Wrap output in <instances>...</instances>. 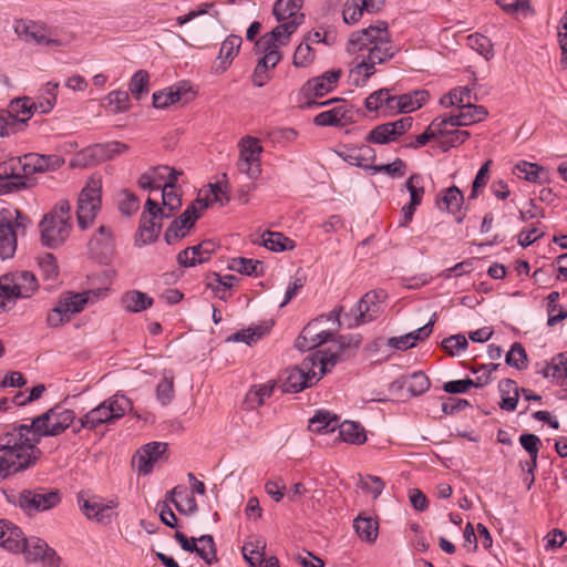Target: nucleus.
<instances>
[{
    "mask_svg": "<svg viewBox=\"0 0 567 567\" xmlns=\"http://www.w3.org/2000/svg\"><path fill=\"white\" fill-rule=\"evenodd\" d=\"M74 420L72 410L55 405L34 417L30 424L14 425L3 433L2 441L10 444L18 472L29 468L40 458L38 444L41 437L60 435Z\"/></svg>",
    "mask_w": 567,
    "mask_h": 567,
    "instance_id": "obj_1",
    "label": "nucleus"
},
{
    "mask_svg": "<svg viewBox=\"0 0 567 567\" xmlns=\"http://www.w3.org/2000/svg\"><path fill=\"white\" fill-rule=\"evenodd\" d=\"M346 51L349 54L367 52V55L350 69L353 84L363 86L377 72L375 65L390 61L399 49L392 40L388 22L379 20L367 28L351 32Z\"/></svg>",
    "mask_w": 567,
    "mask_h": 567,
    "instance_id": "obj_2",
    "label": "nucleus"
},
{
    "mask_svg": "<svg viewBox=\"0 0 567 567\" xmlns=\"http://www.w3.org/2000/svg\"><path fill=\"white\" fill-rule=\"evenodd\" d=\"M338 362L337 354H322L317 351L302 360L300 365L285 370L279 379L284 393H298L319 381Z\"/></svg>",
    "mask_w": 567,
    "mask_h": 567,
    "instance_id": "obj_3",
    "label": "nucleus"
},
{
    "mask_svg": "<svg viewBox=\"0 0 567 567\" xmlns=\"http://www.w3.org/2000/svg\"><path fill=\"white\" fill-rule=\"evenodd\" d=\"M161 189L163 207H159L157 202L152 198H147L145 203L142 215L143 224L140 226L136 237L137 245H147L155 241L162 228L158 220L172 217L182 206V199L174 188L161 187Z\"/></svg>",
    "mask_w": 567,
    "mask_h": 567,
    "instance_id": "obj_4",
    "label": "nucleus"
},
{
    "mask_svg": "<svg viewBox=\"0 0 567 567\" xmlns=\"http://www.w3.org/2000/svg\"><path fill=\"white\" fill-rule=\"evenodd\" d=\"M41 241L49 248H56L70 236L72 229L71 205L69 200H59L53 208L47 213L39 224Z\"/></svg>",
    "mask_w": 567,
    "mask_h": 567,
    "instance_id": "obj_5",
    "label": "nucleus"
},
{
    "mask_svg": "<svg viewBox=\"0 0 567 567\" xmlns=\"http://www.w3.org/2000/svg\"><path fill=\"white\" fill-rule=\"evenodd\" d=\"M131 410L132 402L128 398L114 394L80 417V426L74 427L73 431L75 433H79L81 429L93 431L103 424H112L122 419L126 412Z\"/></svg>",
    "mask_w": 567,
    "mask_h": 567,
    "instance_id": "obj_6",
    "label": "nucleus"
},
{
    "mask_svg": "<svg viewBox=\"0 0 567 567\" xmlns=\"http://www.w3.org/2000/svg\"><path fill=\"white\" fill-rule=\"evenodd\" d=\"M342 310V307H336L328 315H321L310 321L302 329L297 340V347L306 351L315 349L330 340L341 328L340 315Z\"/></svg>",
    "mask_w": 567,
    "mask_h": 567,
    "instance_id": "obj_7",
    "label": "nucleus"
},
{
    "mask_svg": "<svg viewBox=\"0 0 567 567\" xmlns=\"http://www.w3.org/2000/svg\"><path fill=\"white\" fill-rule=\"evenodd\" d=\"M288 42H281V39L274 38L269 33H265L256 41V52L262 54L258 60L252 74V83L255 86H264L270 79V71L280 62L282 55L280 48L286 47Z\"/></svg>",
    "mask_w": 567,
    "mask_h": 567,
    "instance_id": "obj_8",
    "label": "nucleus"
},
{
    "mask_svg": "<svg viewBox=\"0 0 567 567\" xmlns=\"http://www.w3.org/2000/svg\"><path fill=\"white\" fill-rule=\"evenodd\" d=\"M302 6L303 0H277L272 12L280 23L268 33L274 38L281 39V42L289 43L291 35L303 23Z\"/></svg>",
    "mask_w": 567,
    "mask_h": 567,
    "instance_id": "obj_9",
    "label": "nucleus"
},
{
    "mask_svg": "<svg viewBox=\"0 0 567 567\" xmlns=\"http://www.w3.org/2000/svg\"><path fill=\"white\" fill-rule=\"evenodd\" d=\"M16 34L25 42L50 48H63L70 44L71 39L59 37L56 31L44 23L19 19L14 21Z\"/></svg>",
    "mask_w": 567,
    "mask_h": 567,
    "instance_id": "obj_10",
    "label": "nucleus"
},
{
    "mask_svg": "<svg viewBox=\"0 0 567 567\" xmlns=\"http://www.w3.org/2000/svg\"><path fill=\"white\" fill-rule=\"evenodd\" d=\"M102 182L91 177L78 198L76 219L78 226L85 230L91 227L101 209Z\"/></svg>",
    "mask_w": 567,
    "mask_h": 567,
    "instance_id": "obj_11",
    "label": "nucleus"
},
{
    "mask_svg": "<svg viewBox=\"0 0 567 567\" xmlns=\"http://www.w3.org/2000/svg\"><path fill=\"white\" fill-rule=\"evenodd\" d=\"M35 276L27 270L7 274L0 277V292L12 307L17 299L29 298L38 290Z\"/></svg>",
    "mask_w": 567,
    "mask_h": 567,
    "instance_id": "obj_12",
    "label": "nucleus"
},
{
    "mask_svg": "<svg viewBox=\"0 0 567 567\" xmlns=\"http://www.w3.org/2000/svg\"><path fill=\"white\" fill-rule=\"evenodd\" d=\"M239 156L236 163L238 172L249 179L256 181L261 175V154L264 147L260 140L254 136H244L238 143Z\"/></svg>",
    "mask_w": 567,
    "mask_h": 567,
    "instance_id": "obj_13",
    "label": "nucleus"
},
{
    "mask_svg": "<svg viewBox=\"0 0 567 567\" xmlns=\"http://www.w3.org/2000/svg\"><path fill=\"white\" fill-rule=\"evenodd\" d=\"M61 499V493L58 488L39 486L21 491L17 504L24 512L31 514L50 511L58 506Z\"/></svg>",
    "mask_w": 567,
    "mask_h": 567,
    "instance_id": "obj_14",
    "label": "nucleus"
},
{
    "mask_svg": "<svg viewBox=\"0 0 567 567\" xmlns=\"http://www.w3.org/2000/svg\"><path fill=\"white\" fill-rule=\"evenodd\" d=\"M385 299V292L369 291L358 302L353 310V322L349 327H357L377 319L381 311V303Z\"/></svg>",
    "mask_w": 567,
    "mask_h": 567,
    "instance_id": "obj_15",
    "label": "nucleus"
},
{
    "mask_svg": "<svg viewBox=\"0 0 567 567\" xmlns=\"http://www.w3.org/2000/svg\"><path fill=\"white\" fill-rule=\"evenodd\" d=\"M79 505L87 519L106 525L110 524L115 516L112 509L118 506V502L116 498H112L106 503H102L95 498L85 499L82 495H79Z\"/></svg>",
    "mask_w": 567,
    "mask_h": 567,
    "instance_id": "obj_16",
    "label": "nucleus"
},
{
    "mask_svg": "<svg viewBox=\"0 0 567 567\" xmlns=\"http://www.w3.org/2000/svg\"><path fill=\"white\" fill-rule=\"evenodd\" d=\"M166 450L167 444L162 442H152L143 445L133 457V464L136 466L138 474L148 475Z\"/></svg>",
    "mask_w": 567,
    "mask_h": 567,
    "instance_id": "obj_17",
    "label": "nucleus"
},
{
    "mask_svg": "<svg viewBox=\"0 0 567 567\" xmlns=\"http://www.w3.org/2000/svg\"><path fill=\"white\" fill-rule=\"evenodd\" d=\"M20 553H23L25 560L30 563L41 560L49 566L60 561L56 551L47 542L38 537H24L23 547Z\"/></svg>",
    "mask_w": 567,
    "mask_h": 567,
    "instance_id": "obj_18",
    "label": "nucleus"
},
{
    "mask_svg": "<svg viewBox=\"0 0 567 567\" xmlns=\"http://www.w3.org/2000/svg\"><path fill=\"white\" fill-rule=\"evenodd\" d=\"M128 145L113 141L106 144H96L82 151L80 156L83 158L85 165H93L114 158L115 156L125 153Z\"/></svg>",
    "mask_w": 567,
    "mask_h": 567,
    "instance_id": "obj_19",
    "label": "nucleus"
},
{
    "mask_svg": "<svg viewBox=\"0 0 567 567\" xmlns=\"http://www.w3.org/2000/svg\"><path fill=\"white\" fill-rule=\"evenodd\" d=\"M23 159V172L27 176L55 171L64 164V158L60 155H41L37 153L27 154L22 157Z\"/></svg>",
    "mask_w": 567,
    "mask_h": 567,
    "instance_id": "obj_20",
    "label": "nucleus"
},
{
    "mask_svg": "<svg viewBox=\"0 0 567 567\" xmlns=\"http://www.w3.org/2000/svg\"><path fill=\"white\" fill-rule=\"evenodd\" d=\"M91 254L101 261H107L115 251L112 229L109 226H100L89 241Z\"/></svg>",
    "mask_w": 567,
    "mask_h": 567,
    "instance_id": "obj_21",
    "label": "nucleus"
},
{
    "mask_svg": "<svg viewBox=\"0 0 567 567\" xmlns=\"http://www.w3.org/2000/svg\"><path fill=\"white\" fill-rule=\"evenodd\" d=\"M333 102H338L339 105L332 107L331 110L324 111L316 115L313 118V123L318 126H338L342 125L343 121L347 120V114L349 113V110L347 109L344 103H341L340 100H328L322 103H318L316 101H308L306 103L307 107L312 106H322V105H329Z\"/></svg>",
    "mask_w": 567,
    "mask_h": 567,
    "instance_id": "obj_22",
    "label": "nucleus"
},
{
    "mask_svg": "<svg viewBox=\"0 0 567 567\" xmlns=\"http://www.w3.org/2000/svg\"><path fill=\"white\" fill-rule=\"evenodd\" d=\"M430 385L431 383L426 374L422 371H417L393 381L389 389L391 393H396L405 389L411 396H417L425 393L430 389Z\"/></svg>",
    "mask_w": 567,
    "mask_h": 567,
    "instance_id": "obj_23",
    "label": "nucleus"
},
{
    "mask_svg": "<svg viewBox=\"0 0 567 567\" xmlns=\"http://www.w3.org/2000/svg\"><path fill=\"white\" fill-rule=\"evenodd\" d=\"M241 43V38L235 34H230L224 40L217 56L218 62L214 66L215 73L221 74L227 71L235 56L238 54Z\"/></svg>",
    "mask_w": 567,
    "mask_h": 567,
    "instance_id": "obj_24",
    "label": "nucleus"
},
{
    "mask_svg": "<svg viewBox=\"0 0 567 567\" xmlns=\"http://www.w3.org/2000/svg\"><path fill=\"white\" fill-rule=\"evenodd\" d=\"M22 530L8 520H0V547L10 553H20L23 547Z\"/></svg>",
    "mask_w": 567,
    "mask_h": 567,
    "instance_id": "obj_25",
    "label": "nucleus"
},
{
    "mask_svg": "<svg viewBox=\"0 0 567 567\" xmlns=\"http://www.w3.org/2000/svg\"><path fill=\"white\" fill-rule=\"evenodd\" d=\"M435 319L436 313H433L430 321L415 331L406 333L405 336L390 338L388 341L389 346L399 350H408L414 347L416 341H422L432 333Z\"/></svg>",
    "mask_w": 567,
    "mask_h": 567,
    "instance_id": "obj_26",
    "label": "nucleus"
},
{
    "mask_svg": "<svg viewBox=\"0 0 567 567\" xmlns=\"http://www.w3.org/2000/svg\"><path fill=\"white\" fill-rule=\"evenodd\" d=\"M341 74V70H329L322 75L309 80L305 90L315 96H323L336 87Z\"/></svg>",
    "mask_w": 567,
    "mask_h": 567,
    "instance_id": "obj_27",
    "label": "nucleus"
},
{
    "mask_svg": "<svg viewBox=\"0 0 567 567\" xmlns=\"http://www.w3.org/2000/svg\"><path fill=\"white\" fill-rule=\"evenodd\" d=\"M17 121V133L24 130L28 121L34 113L33 101L28 96L11 101L7 111Z\"/></svg>",
    "mask_w": 567,
    "mask_h": 567,
    "instance_id": "obj_28",
    "label": "nucleus"
},
{
    "mask_svg": "<svg viewBox=\"0 0 567 567\" xmlns=\"http://www.w3.org/2000/svg\"><path fill=\"white\" fill-rule=\"evenodd\" d=\"M341 156L351 165L364 169H372V163L375 159V151L369 145H361L359 147L348 150L342 153Z\"/></svg>",
    "mask_w": 567,
    "mask_h": 567,
    "instance_id": "obj_29",
    "label": "nucleus"
},
{
    "mask_svg": "<svg viewBox=\"0 0 567 567\" xmlns=\"http://www.w3.org/2000/svg\"><path fill=\"white\" fill-rule=\"evenodd\" d=\"M17 250V235L10 220L0 217V257L9 259Z\"/></svg>",
    "mask_w": 567,
    "mask_h": 567,
    "instance_id": "obj_30",
    "label": "nucleus"
},
{
    "mask_svg": "<svg viewBox=\"0 0 567 567\" xmlns=\"http://www.w3.org/2000/svg\"><path fill=\"white\" fill-rule=\"evenodd\" d=\"M339 420L330 411L320 410L309 420V430L316 433L334 432L339 426Z\"/></svg>",
    "mask_w": 567,
    "mask_h": 567,
    "instance_id": "obj_31",
    "label": "nucleus"
},
{
    "mask_svg": "<svg viewBox=\"0 0 567 567\" xmlns=\"http://www.w3.org/2000/svg\"><path fill=\"white\" fill-rule=\"evenodd\" d=\"M153 298L138 290H130L122 297V305L128 312H142L153 306Z\"/></svg>",
    "mask_w": 567,
    "mask_h": 567,
    "instance_id": "obj_32",
    "label": "nucleus"
},
{
    "mask_svg": "<svg viewBox=\"0 0 567 567\" xmlns=\"http://www.w3.org/2000/svg\"><path fill=\"white\" fill-rule=\"evenodd\" d=\"M339 436L342 441L361 445L367 441V434L363 426L353 421L339 422Z\"/></svg>",
    "mask_w": 567,
    "mask_h": 567,
    "instance_id": "obj_33",
    "label": "nucleus"
},
{
    "mask_svg": "<svg viewBox=\"0 0 567 567\" xmlns=\"http://www.w3.org/2000/svg\"><path fill=\"white\" fill-rule=\"evenodd\" d=\"M266 543L261 538L244 544L241 551L250 567H259L265 557Z\"/></svg>",
    "mask_w": 567,
    "mask_h": 567,
    "instance_id": "obj_34",
    "label": "nucleus"
},
{
    "mask_svg": "<svg viewBox=\"0 0 567 567\" xmlns=\"http://www.w3.org/2000/svg\"><path fill=\"white\" fill-rule=\"evenodd\" d=\"M472 91L466 87H454L447 94L440 99V104L443 107L457 106L458 109L464 107L466 104H472Z\"/></svg>",
    "mask_w": 567,
    "mask_h": 567,
    "instance_id": "obj_35",
    "label": "nucleus"
},
{
    "mask_svg": "<svg viewBox=\"0 0 567 567\" xmlns=\"http://www.w3.org/2000/svg\"><path fill=\"white\" fill-rule=\"evenodd\" d=\"M353 527L361 540L368 543L375 542L379 533V525L373 518L359 516L354 519Z\"/></svg>",
    "mask_w": 567,
    "mask_h": 567,
    "instance_id": "obj_36",
    "label": "nucleus"
},
{
    "mask_svg": "<svg viewBox=\"0 0 567 567\" xmlns=\"http://www.w3.org/2000/svg\"><path fill=\"white\" fill-rule=\"evenodd\" d=\"M275 385L260 384L252 386L245 398L246 409L255 410L261 406L271 396Z\"/></svg>",
    "mask_w": 567,
    "mask_h": 567,
    "instance_id": "obj_37",
    "label": "nucleus"
},
{
    "mask_svg": "<svg viewBox=\"0 0 567 567\" xmlns=\"http://www.w3.org/2000/svg\"><path fill=\"white\" fill-rule=\"evenodd\" d=\"M262 245L272 251H284L295 247L293 241L281 233L265 231L261 236Z\"/></svg>",
    "mask_w": 567,
    "mask_h": 567,
    "instance_id": "obj_38",
    "label": "nucleus"
},
{
    "mask_svg": "<svg viewBox=\"0 0 567 567\" xmlns=\"http://www.w3.org/2000/svg\"><path fill=\"white\" fill-rule=\"evenodd\" d=\"M87 300L89 298L86 292L70 295L60 299L56 306L64 312V316L71 319L74 313L84 309Z\"/></svg>",
    "mask_w": 567,
    "mask_h": 567,
    "instance_id": "obj_39",
    "label": "nucleus"
},
{
    "mask_svg": "<svg viewBox=\"0 0 567 567\" xmlns=\"http://www.w3.org/2000/svg\"><path fill=\"white\" fill-rule=\"evenodd\" d=\"M228 269L246 276H259L262 270V264L259 260L248 258H233L229 261Z\"/></svg>",
    "mask_w": 567,
    "mask_h": 567,
    "instance_id": "obj_40",
    "label": "nucleus"
},
{
    "mask_svg": "<svg viewBox=\"0 0 567 567\" xmlns=\"http://www.w3.org/2000/svg\"><path fill=\"white\" fill-rule=\"evenodd\" d=\"M208 207V202L202 198L196 199L185 212L175 220L190 229L202 213Z\"/></svg>",
    "mask_w": 567,
    "mask_h": 567,
    "instance_id": "obj_41",
    "label": "nucleus"
},
{
    "mask_svg": "<svg viewBox=\"0 0 567 567\" xmlns=\"http://www.w3.org/2000/svg\"><path fill=\"white\" fill-rule=\"evenodd\" d=\"M542 373L545 378H567V351L555 355L550 363L546 364Z\"/></svg>",
    "mask_w": 567,
    "mask_h": 567,
    "instance_id": "obj_42",
    "label": "nucleus"
},
{
    "mask_svg": "<svg viewBox=\"0 0 567 567\" xmlns=\"http://www.w3.org/2000/svg\"><path fill=\"white\" fill-rule=\"evenodd\" d=\"M361 336H340L337 340L338 351L337 352H321L322 354H337L338 361L351 355L361 343Z\"/></svg>",
    "mask_w": 567,
    "mask_h": 567,
    "instance_id": "obj_43",
    "label": "nucleus"
},
{
    "mask_svg": "<svg viewBox=\"0 0 567 567\" xmlns=\"http://www.w3.org/2000/svg\"><path fill=\"white\" fill-rule=\"evenodd\" d=\"M199 545L196 544L194 551L208 565L217 561V551L212 535H203L198 538Z\"/></svg>",
    "mask_w": 567,
    "mask_h": 567,
    "instance_id": "obj_44",
    "label": "nucleus"
},
{
    "mask_svg": "<svg viewBox=\"0 0 567 567\" xmlns=\"http://www.w3.org/2000/svg\"><path fill=\"white\" fill-rule=\"evenodd\" d=\"M439 136L441 137V148L446 152L452 147L463 144L470 137V132L457 128L443 130L442 133H439Z\"/></svg>",
    "mask_w": 567,
    "mask_h": 567,
    "instance_id": "obj_45",
    "label": "nucleus"
},
{
    "mask_svg": "<svg viewBox=\"0 0 567 567\" xmlns=\"http://www.w3.org/2000/svg\"><path fill=\"white\" fill-rule=\"evenodd\" d=\"M150 74L145 70H138L128 83V90L135 100H141L148 93Z\"/></svg>",
    "mask_w": 567,
    "mask_h": 567,
    "instance_id": "obj_46",
    "label": "nucleus"
},
{
    "mask_svg": "<svg viewBox=\"0 0 567 567\" xmlns=\"http://www.w3.org/2000/svg\"><path fill=\"white\" fill-rule=\"evenodd\" d=\"M543 171V166L526 161L518 162L513 168V173L517 177L524 178L532 183L539 182V176Z\"/></svg>",
    "mask_w": 567,
    "mask_h": 567,
    "instance_id": "obj_47",
    "label": "nucleus"
},
{
    "mask_svg": "<svg viewBox=\"0 0 567 567\" xmlns=\"http://www.w3.org/2000/svg\"><path fill=\"white\" fill-rule=\"evenodd\" d=\"M10 444H6L0 435V477L6 478L18 472Z\"/></svg>",
    "mask_w": 567,
    "mask_h": 567,
    "instance_id": "obj_48",
    "label": "nucleus"
},
{
    "mask_svg": "<svg viewBox=\"0 0 567 567\" xmlns=\"http://www.w3.org/2000/svg\"><path fill=\"white\" fill-rule=\"evenodd\" d=\"M458 111L464 126L482 122L488 115L487 110L483 105L466 104L464 107L458 109Z\"/></svg>",
    "mask_w": 567,
    "mask_h": 567,
    "instance_id": "obj_49",
    "label": "nucleus"
},
{
    "mask_svg": "<svg viewBox=\"0 0 567 567\" xmlns=\"http://www.w3.org/2000/svg\"><path fill=\"white\" fill-rule=\"evenodd\" d=\"M23 159L22 157L10 158L7 162L0 164V174L3 176L10 177L13 182H27V174H24L23 169Z\"/></svg>",
    "mask_w": 567,
    "mask_h": 567,
    "instance_id": "obj_50",
    "label": "nucleus"
},
{
    "mask_svg": "<svg viewBox=\"0 0 567 567\" xmlns=\"http://www.w3.org/2000/svg\"><path fill=\"white\" fill-rule=\"evenodd\" d=\"M174 395V375L172 372L168 374L165 373L156 386V398L162 403V405H167L172 402Z\"/></svg>",
    "mask_w": 567,
    "mask_h": 567,
    "instance_id": "obj_51",
    "label": "nucleus"
},
{
    "mask_svg": "<svg viewBox=\"0 0 567 567\" xmlns=\"http://www.w3.org/2000/svg\"><path fill=\"white\" fill-rule=\"evenodd\" d=\"M364 12V0H347L343 6L342 17L347 24H355Z\"/></svg>",
    "mask_w": 567,
    "mask_h": 567,
    "instance_id": "obj_52",
    "label": "nucleus"
},
{
    "mask_svg": "<svg viewBox=\"0 0 567 567\" xmlns=\"http://www.w3.org/2000/svg\"><path fill=\"white\" fill-rule=\"evenodd\" d=\"M464 197L462 192L456 186H451L444 190L442 196V203L446 210L456 214L461 210Z\"/></svg>",
    "mask_w": 567,
    "mask_h": 567,
    "instance_id": "obj_53",
    "label": "nucleus"
},
{
    "mask_svg": "<svg viewBox=\"0 0 567 567\" xmlns=\"http://www.w3.org/2000/svg\"><path fill=\"white\" fill-rule=\"evenodd\" d=\"M405 188L410 194L409 203L420 206L425 193L422 177L419 174L411 175L405 182Z\"/></svg>",
    "mask_w": 567,
    "mask_h": 567,
    "instance_id": "obj_54",
    "label": "nucleus"
},
{
    "mask_svg": "<svg viewBox=\"0 0 567 567\" xmlns=\"http://www.w3.org/2000/svg\"><path fill=\"white\" fill-rule=\"evenodd\" d=\"M391 99H393V96L390 95V91L388 89H380V90L371 93L365 99V103L364 104H365V107L369 111H377L383 104L386 106V109L392 111V103H390Z\"/></svg>",
    "mask_w": 567,
    "mask_h": 567,
    "instance_id": "obj_55",
    "label": "nucleus"
},
{
    "mask_svg": "<svg viewBox=\"0 0 567 567\" xmlns=\"http://www.w3.org/2000/svg\"><path fill=\"white\" fill-rule=\"evenodd\" d=\"M109 106L113 113H124L130 109V96L125 91H112L106 96Z\"/></svg>",
    "mask_w": 567,
    "mask_h": 567,
    "instance_id": "obj_56",
    "label": "nucleus"
},
{
    "mask_svg": "<svg viewBox=\"0 0 567 567\" xmlns=\"http://www.w3.org/2000/svg\"><path fill=\"white\" fill-rule=\"evenodd\" d=\"M315 58L316 53L310 44L302 42L297 47L293 53L292 63L296 68H305L310 65L315 61Z\"/></svg>",
    "mask_w": 567,
    "mask_h": 567,
    "instance_id": "obj_57",
    "label": "nucleus"
},
{
    "mask_svg": "<svg viewBox=\"0 0 567 567\" xmlns=\"http://www.w3.org/2000/svg\"><path fill=\"white\" fill-rule=\"evenodd\" d=\"M505 361L508 365L518 370L525 369L527 367V354L523 346L518 342L513 343Z\"/></svg>",
    "mask_w": 567,
    "mask_h": 567,
    "instance_id": "obj_58",
    "label": "nucleus"
},
{
    "mask_svg": "<svg viewBox=\"0 0 567 567\" xmlns=\"http://www.w3.org/2000/svg\"><path fill=\"white\" fill-rule=\"evenodd\" d=\"M181 91L169 87L168 90L158 91L153 94V106L156 109H165L181 100Z\"/></svg>",
    "mask_w": 567,
    "mask_h": 567,
    "instance_id": "obj_59",
    "label": "nucleus"
},
{
    "mask_svg": "<svg viewBox=\"0 0 567 567\" xmlns=\"http://www.w3.org/2000/svg\"><path fill=\"white\" fill-rule=\"evenodd\" d=\"M467 43L473 50H475L476 52H478L481 55L485 56L486 59H488L489 56L493 55L492 41L483 34H480V33L471 34L467 38Z\"/></svg>",
    "mask_w": 567,
    "mask_h": 567,
    "instance_id": "obj_60",
    "label": "nucleus"
},
{
    "mask_svg": "<svg viewBox=\"0 0 567 567\" xmlns=\"http://www.w3.org/2000/svg\"><path fill=\"white\" fill-rule=\"evenodd\" d=\"M365 141L374 144H388L395 141V136L388 124H380L372 128L365 137Z\"/></svg>",
    "mask_w": 567,
    "mask_h": 567,
    "instance_id": "obj_61",
    "label": "nucleus"
},
{
    "mask_svg": "<svg viewBox=\"0 0 567 567\" xmlns=\"http://www.w3.org/2000/svg\"><path fill=\"white\" fill-rule=\"evenodd\" d=\"M140 208V200L132 192L124 189L121 192V199L118 202V209L122 215L131 216Z\"/></svg>",
    "mask_w": 567,
    "mask_h": 567,
    "instance_id": "obj_62",
    "label": "nucleus"
},
{
    "mask_svg": "<svg viewBox=\"0 0 567 567\" xmlns=\"http://www.w3.org/2000/svg\"><path fill=\"white\" fill-rule=\"evenodd\" d=\"M496 3L508 14L534 12L528 0H496Z\"/></svg>",
    "mask_w": 567,
    "mask_h": 567,
    "instance_id": "obj_63",
    "label": "nucleus"
},
{
    "mask_svg": "<svg viewBox=\"0 0 567 567\" xmlns=\"http://www.w3.org/2000/svg\"><path fill=\"white\" fill-rule=\"evenodd\" d=\"M39 267L47 280H55L59 275L56 259L52 254H45L39 258Z\"/></svg>",
    "mask_w": 567,
    "mask_h": 567,
    "instance_id": "obj_64",
    "label": "nucleus"
}]
</instances>
